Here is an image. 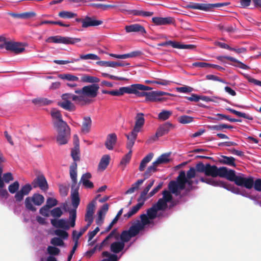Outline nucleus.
I'll list each match as a JSON object with an SVG mask.
<instances>
[{"instance_id":"obj_1","label":"nucleus","mask_w":261,"mask_h":261,"mask_svg":"<svg viewBox=\"0 0 261 261\" xmlns=\"http://www.w3.org/2000/svg\"><path fill=\"white\" fill-rule=\"evenodd\" d=\"M77 163L73 162L70 166V176L72 180L71 202L73 207L77 208L80 204V198L79 194V185H77Z\"/></svg>"},{"instance_id":"obj_2","label":"nucleus","mask_w":261,"mask_h":261,"mask_svg":"<svg viewBox=\"0 0 261 261\" xmlns=\"http://www.w3.org/2000/svg\"><path fill=\"white\" fill-rule=\"evenodd\" d=\"M99 86L97 84H93L83 87L81 89L75 90V93L81 96V105L89 104L92 100L89 98H95L97 96Z\"/></svg>"},{"instance_id":"obj_3","label":"nucleus","mask_w":261,"mask_h":261,"mask_svg":"<svg viewBox=\"0 0 261 261\" xmlns=\"http://www.w3.org/2000/svg\"><path fill=\"white\" fill-rule=\"evenodd\" d=\"M61 98L63 101L59 102L58 105L65 110L70 112H73L75 110V106L70 101V99L76 103L81 105V96H80L78 94L75 95L69 93H64L62 95Z\"/></svg>"},{"instance_id":"obj_4","label":"nucleus","mask_w":261,"mask_h":261,"mask_svg":"<svg viewBox=\"0 0 261 261\" xmlns=\"http://www.w3.org/2000/svg\"><path fill=\"white\" fill-rule=\"evenodd\" d=\"M19 188V184L18 181H15L8 187V190L11 193H16L14 197L17 202H21L23 199L24 196L29 195L32 190V187L29 184L22 186L18 191Z\"/></svg>"},{"instance_id":"obj_5","label":"nucleus","mask_w":261,"mask_h":261,"mask_svg":"<svg viewBox=\"0 0 261 261\" xmlns=\"http://www.w3.org/2000/svg\"><path fill=\"white\" fill-rule=\"evenodd\" d=\"M197 172L204 173L206 176L213 178L220 176L221 167L218 168L216 165H211L207 163L204 165L200 162L196 165Z\"/></svg>"},{"instance_id":"obj_6","label":"nucleus","mask_w":261,"mask_h":261,"mask_svg":"<svg viewBox=\"0 0 261 261\" xmlns=\"http://www.w3.org/2000/svg\"><path fill=\"white\" fill-rule=\"evenodd\" d=\"M44 201V196L39 193L34 194L32 197H27L24 201L25 208L30 211L36 212L37 208L33 205V203L37 206L42 205Z\"/></svg>"},{"instance_id":"obj_7","label":"nucleus","mask_w":261,"mask_h":261,"mask_svg":"<svg viewBox=\"0 0 261 261\" xmlns=\"http://www.w3.org/2000/svg\"><path fill=\"white\" fill-rule=\"evenodd\" d=\"M55 128L58 133L57 143L60 145L67 144L70 136V128L68 124Z\"/></svg>"},{"instance_id":"obj_8","label":"nucleus","mask_w":261,"mask_h":261,"mask_svg":"<svg viewBox=\"0 0 261 261\" xmlns=\"http://www.w3.org/2000/svg\"><path fill=\"white\" fill-rule=\"evenodd\" d=\"M81 41L80 38L63 37L61 36H51L46 40L47 42H54L56 43H63L65 44H74Z\"/></svg>"},{"instance_id":"obj_9","label":"nucleus","mask_w":261,"mask_h":261,"mask_svg":"<svg viewBox=\"0 0 261 261\" xmlns=\"http://www.w3.org/2000/svg\"><path fill=\"white\" fill-rule=\"evenodd\" d=\"M152 88L142 84H133L128 86V94H134L138 97H145L147 90H150Z\"/></svg>"},{"instance_id":"obj_10","label":"nucleus","mask_w":261,"mask_h":261,"mask_svg":"<svg viewBox=\"0 0 261 261\" xmlns=\"http://www.w3.org/2000/svg\"><path fill=\"white\" fill-rule=\"evenodd\" d=\"M31 185L34 188H39L43 191H46L48 189L47 180L42 174L37 175Z\"/></svg>"},{"instance_id":"obj_11","label":"nucleus","mask_w":261,"mask_h":261,"mask_svg":"<svg viewBox=\"0 0 261 261\" xmlns=\"http://www.w3.org/2000/svg\"><path fill=\"white\" fill-rule=\"evenodd\" d=\"M50 115L53 119V125L54 127L63 126L67 125V123L63 121L61 112L56 109H53L50 112Z\"/></svg>"},{"instance_id":"obj_12","label":"nucleus","mask_w":261,"mask_h":261,"mask_svg":"<svg viewBox=\"0 0 261 261\" xmlns=\"http://www.w3.org/2000/svg\"><path fill=\"white\" fill-rule=\"evenodd\" d=\"M254 184V178L252 176H249L248 178H245L241 176L237 179L236 184L238 186L244 187L247 189H251Z\"/></svg>"},{"instance_id":"obj_13","label":"nucleus","mask_w":261,"mask_h":261,"mask_svg":"<svg viewBox=\"0 0 261 261\" xmlns=\"http://www.w3.org/2000/svg\"><path fill=\"white\" fill-rule=\"evenodd\" d=\"M221 177H225L231 181H234L236 183L237 179L239 176L236 175L235 171L233 170H228L226 167H222L220 173Z\"/></svg>"},{"instance_id":"obj_14","label":"nucleus","mask_w":261,"mask_h":261,"mask_svg":"<svg viewBox=\"0 0 261 261\" xmlns=\"http://www.w3.org/2000/svg\"><path fill=\"white\" fill-rule=\"evenodd\" d=\"M5 48L7 50H10L18 54L23 52L25 48L18 42H7L6 43Z\"/></svg>"},{"instance_id":"obj_15","label":"nucleus","mask_w":261,"mask_h":261,"mask_svg":"<svg viewBox=\"0 0 261 261\" xmlns=\"http://www.w3.org/2000/svg\"><path fill=\"white\" fill-rule=\"evenodd\" d=\"M206 184L212 185L213 186L217 187L220 186L228 190H230L234 192V187H232L231 185L227 184V183L222 181H217L213 179V178H207Z\"/></svg>"},{"instance_id":"obj_16","label":"nucleus","mask_w":261,"mask_h":261,"mask_svg":"<svg viewBox=\"0 0 261 261\" xmlns=\"http://www.w3.org/2000/svg\"><path fill=\"white\" fill-rule=\"evenodd\" d=\"M103 23L102 20H96L95 17L86 16L82 27L87 28L90 27H95Z\"/></svg>"},{"instance_id":"obj_17","label":"nucleus","mask_w":261,"mask_h":261,"mask_svg":"<svg viewBox=\"0 0 261 261\" xmlns=\"http://www.w3.org/2000/svg\"><path fill=\"white\" fill-rule=\"evenodd\" d=\"M144 115L142 113H138L135 117V124L133 130L139 133L145 123Z\"/></svg>"},{"instance_id":"obj_18","label":"nucleus","mask_w":261,"mask_h":261,"mask_svg":"<svg viewBox=\"0 0 261 261\" xmlns=\"http://www.w3.org/2000/svg\"><path fill=\"white\" fill-rule=\"evenodd\" d=\"M152 21L156 25H168L174 23V19L171 17H154L152 18Z\"/></svg>"},{"instance_id":"obj_19","label":"nucleus","mask_w":261,"mask_h":261,"mask_svg":"<svg viewBox=\"0 0 261 261\" xmlns=\"http://www.w3.org/2000/svg\"><path fill=\"white\" fill-rule=\"evenodd\" d=\"M101 66L116 68L117 67H123L129 66L130 64L123 61H99L97 63Z\"/></svg>"},{"instance_id":"obj_20","label":"nucleus","mask_w":261,"mask_h":261,"mask_svg":"<svg viewBox=\"0 0 261 261\" xmlns=\"http://www.w3.org/2000/svg\"><path fill=\"white\" fill-rule=\"evenodd\" d=\"M192 179V178L189 179L186 178V173L184 171H180L179 173V179L181 188L185 189L186 184H187L188 185L191 187V189H192V185L194 184V180Z\"/></svg>"},{"instance_id":"obj_21","label":"nucleus","mask_w":261,"mask_h":261,"mask_svg":"<svg viewBox=\"0 0 261 261\" xmlns=\"http://www.w3.org/2000/svg\"><path fill=\"white\" fill-rule=\"evenodd\" d=\"M138 133L132 130L129 134H125V137L127 138L126 147L129 151L132 150V149L137 139Z\"/></svg>"},{"instance_id":"obj_22","label":"nucleus","mask_w":261,"mask_h":261,"mask_svg":"<svg viewBox=\"0 0 261 261\" xmlns=\"http://www.w3.org/2000/svg\"><path fill=\"white\" fill-rule=\"evenodd\" d=\"M51 224L56 228H62L64 230H68L70 226L68 225V221L64 219H51Z\"/></svg>"},{"instance_id":"obj_23","label":"nucleus","mask_w":261,"mask_h":261,"mask_svg":"<svg viewBox=\"0 0 261 261\" xmlns=\"http://www.w3.org/2000/svg\"><path fill=\"white\" fill-rule=\"evenodd\" d=\"M125 30L127 33L139 32L142 34L146 33L144 27L138 23L126 25Z\"/></svg>"},{"instance_id":"obj_24","label":"nucleus","mask_w":261,"mask_h":261,"mask_svg":"<svg viewBox=\"0 0 261 261\" xmlns=\"http://www.w3.org/2000/svg\"><path fill=\"white\" fill-rule=\"evenodd\" d=\"M117 140V135L115 133L109 134L105 142V146L109 150H113L114 145L116 144Z\"/></svg>"},{"instance_id":"obj_25","label":"nucleus","mask_w":261,"mask_h":261,"mask_svg":"<svg viewBox=\"0 0 261 261\" xmlns=\"http://www.w3.org/2000/svg\"><path fill=\"white\" fill-rule=\"evenodd\" d=\"M173 127L172 124L166 122L160 125L156 130V135L162 137L167 134Z\"/></svg>"},{"instance_id":"obj_26","label":"nucleus","mask_w":261,"mask_h":261,"mask_svg":"<svg viewBox=\"0 0 261 261\" xmlns=\"http://www.w3.org/2000/svg\"><path fill=\"white\" fill-rule=\"evenodd\" d=\"M92 126V120L89 116H86L83 118L82 125L81 127V132L85 134H88L90 132Z\"/></svg>"},{"instance_id":"obj_27","label":"nucleus","mask_w":261,"mask_h":261,"mask_svg":"<svg viewBox=\"0 0 261 261\" xmlns=\"http://www.w3.org/2000/svg\"><path fill=\"white\" fill-rule=\"evenodd\" d=\"M192 65L194 67H200V68H216L220 71H224L225 70V68L220 66H219V65H216V64H210V63H206V62H194L193 63Z\"/></svg>"},{"instance_id":"obj_28","label":"nucleus","mask_w":261,"mask_h":261,"mask_svg":"<svg viewBox=\"0 0 261 261\" xmlns=\"http://www.w3.org/2000/svg\"><path fill=\"white\" fill-rule=\"evenodd\" d=\"M8 14L14 18L19 19H28L36 16V13L33 12H27L22 13L10 12L8 13Z\"/></svg>"},{"instance_id":"obj_29","label":"nucleus","mask_w":261,"mask_h":261,"mask_svg":"<svg viewBox=\"0 0 261 261\" xmlns=\"http://www.w3.org/2000/svg\"><path fill=\"white\" fill-rule=\"evenodd\" d=\"M168 188L171 192L173 194L176 193L178 189L181 190H184V189L181 188L180 187L179 175L176 178V181L171 180L169 182L168 184Z\"/></svg>"},{"instance_id":"obj_30","label":"nucleus","mask_w":261,"mask_h":261,"mask_svg":"<svg viewBox=\"0 0 261 261\" xmlns=\"http://www.w3.org/2000/svg\"><path fill=\"white\" fill-rule=\"evenodd\" d=\"M159 166L155 161L153 162L152 164L149 166L146 171L144 173V178L143 179L146 180L153 173L157 171V167Z\"/></svg>"},{"instance_id":"obj_31","label":"nucleus","mask_w":261,"mask_h":261,"mask_svg":"<svg viewBox=\"0 0 261 261\" xmlns=\"http://www.w3.org/2000/svg\"><path fill=\"white\" fill-rule=\"evenodd\" d=\"M144 229L135 221L128 230L134 237L138 235Z\"/></svg>"},{"instance_id":"obj_32","label":"nucleus","mask_w":261,"mask_h":261,"mask_svg":"<svg viewBox=\"0 0 261 261\" xmlns=\"http://www.w3.org/2000/svg\"><path fill=\"white\" fill-rule=\"evenodd\" d=\"M143 205V202H138L136 205L133 206L128 213L124 214L123 217L126 219H128L136 214L141 207Z\"/></svg>"},{"instance_id":"obj_33","label":"nucleus","mask_w":261,"mask_h":261,"mask_svg":"<svg viewBox=\"0 0 261 261\" xmlns=\"http://www.w3.org/2000/svg\"><path fill=\"white\" fill-rule=\"evenodd\" d=\"M153 153L152 152H150L148 153L147 155H146L141 161L139 167V170L140 171H143L144 170L147 163H148L151 160H152L153 156Z\"/></svg>"},{"instance_id":"obj_34","label":"nucleus","mask_w":261,"mask_h":261,"mask_svg":"<svg viewBox=\"0 0 261 261\" xmlns=\"http://www.w3.org/2000/svg\"><path fill=\"white\" fill-rule=\"evenodd\" d=\"M124 246L123 242H115L111 245V250L115 253H118L123 249Z\"/></svg>"},{"instance_id":"obj_35","label":"nucleus","mask_w":261,"mask_h":261,"mask_svg":"<svg viewBox=\"0 0 261 261\" xmlns=\"http://www.w3.org/2000/svg\"><path fill=\"white\" fill-rule=\"evenodd\" d=\"M32 101L34 105L39 107L49 105L52 102L51 100L43 97L33 99Z\"/></svg>"},{"instance_id":"obj_36","label":"nucleus","mask_w":261,"mask_h":261,"mask_svg":"<svg viewBox=\"0 0 261 261\" xmlns=\"http://www.w3.org/2000/svg\"><path fill=\"white\" fill-rule=\"evenodd\" d=\"M110 161V156L109 155L106 154L103 155L99 163L98 168L102 170H105L109 164Z\"/></svg>"},{"instance_id":"obj_37","label":"nucleus","mask_w":261,"mask_h":261,"mask_svg":"<svg viewBox=\"0 0 261 261\" xmlns=\"http://www.w3.org/2000/svg\"><path fill=\"white\" fill-rule=\"evenodd\" d=\"M222 159L220 161L221 163L233 167H236V164L234 162L236 159L233 157L222 155Z\"/></svg>"},{"instance_id":"obj_38","label":"nucleus","mask_w":261,"mask_h":261,"mask_svg":"<svg viewBox=\"0 0 261 261\" xmlns=\"http://www.w3.org/2000/svg\"><path fill=\"white\" fill-rule=\"evenodd\" d=\"M146 100L149 101H161L162 100V99L161 98H158L156 91H151L146 92Z\"/></svg>"},{"instance_id":"obj_39","label":"nucleus","mask_w":261,"mask_h":261,"mask_svg":"<svg viewBox=\"0 0 261 261\" xmlns=\"http://www.w3.org/2000/svg\"><path fill=\"white\" fill-rule=\"evenodd\" d=\"M140 218L141 220H137L136 221L144 229L145 226L150 223V218L145 214L141 215Z\"/></svg>"},{"instance_id":"obj_40","label":"nucleus","mask_w":261,"mask_h":261,"mask_svg":"<svg viewBox=\"0 0 261 261\" xmlns=\"http://www.w3.org/2000/svg\"><path fill=\"white\" fill-rule=\"evenodd\" d=\"M73 209L69 211V226L71 227H74L75 225V220L76 218V208L73 207Z\"/></svg>"},{"instance_id":"obj_41","label":"nucleus","mask_w":261,"mask_h":261,"mask_svg":"<svg viewBox=\"0 0 261 261\" xmlns=\"http://www.w3.org/2000/svg\"><path fill=\"white\" fill-rule=\"evenodd\" d=\"M144 181V179H139L136 182L132 185V187L129 188L126 192V194H130L133 193L135 191L139 189V186L142 185Z\"/></svg>"},{"instance_id":"obj_42","label":"nucleus","mask_w":261,"mask_h":261,"mask_svg":"<svg viewBox=\"0 0 261 261\" xmlns=\"http://www.w3.org/2000/svg\"><path fill=\"white\" fill-rule=\"evenodd\" d=\"M81 81L83 82L96 84L99 82L100 80L96 76H92L88 75H84L81 78Z\"/></svg>"},{"instance_id":"obj_43","label":"nucleus","mask_w":261,"mask_h":261,"mask_svg":"<svg viewBox=\"0 0 261 261\" xmlns=\"http://www.w3.org/2000/svg\"><path fill=\"white\" fill-rule=\"evenodd\" d=\"M58 16L64 19H70L77 16V14L71 11H62L59 12Z\"/></svg>"},{"instance_id":"obj_44","label":"nucleus","mask_w":261,"mask_h":261,"mask_svg":"<svg viewBox=\"0 0 261 261\" xmlns=\"http://www.w3.org/2000/svg\"><path fill=\"white\" fill-rule=\"evenodd\" d=\"M226 110L228 111L229 112L232 113L233 114L236 115L237 116H238L239 117H243L244 118H245V119H247L248 120H252L253 119L252 116H251L249 115L246 114L245 113H242V112L236 111V110L232 109L231 108H226Z\"/></svg>"},{"instance_id":"obj_45","label":"nucleus","mask_w":261,"mask_h":261,"mask_svg":"<svg viewBox=\"0 0 261 261\" xmlns=\"http://www.w3.org/2000/svg\"><path fill=\"white\" fill-rule=\"evenodd\" d=\"M129 91L128 90V87H123L120 88L118 90H112L111 95L113 96H120L123 95L124 93H128Z\"/></svg>"},{"instance_id":"obj_46","label":"nucleus","mask_w":261,"mask_h":261,"mask_svg":"<svg viewBox=\"0 0 261 261\" xmlns=\"http://www.w3.org/2000/svg\"><path fill=\"white\" fill-rule=\"evenodd\" d=\"M167 203L168 202L164 200L163 199L160 198L158 202L153 205L158 211H164L168 207Z\"/></svg>"},{"instance_id":"obj_47","label":"nucleus","mask_w":261,"mask_h":261,"mask_svg":"<svg viewBox=\"0 0 261 261\" xmlns=\"http://www.w3.org/2000/svg\"><path fill=\"white\" fill-rule=\"evenodd\" d=\"M71 156L74 161L73 162L76 163V162L80 160V148L73 147L71 149Z\"/></svg>"},{"instance_id":"obj_48","label":"nucleus","mask_w":261,"mask_h":261,"mask_svg":"<svg viewBox=\"0 0 261 261\" xmlns=\"http://www.w3.org/2000/svg\"><path fill=\"white\" fill-rule=\"evenodd\" d=\"M172 114V112L171 111L163 110L158 114V119L162 121H165L169 119Z\"/></svg>"},{"instance_id":"obj_49","label":"nucleus","mask_w":261,"mask_h":261,"mask_svg":"<svg viewBox=\"0 0 261 261\" xmlns=\"http://www.w3.org/2000/svg\"><path fill=\"white\" fill-rule=\"evenodd\" d=\"M133 237H134L132 236L131 233L128 230L122 231L120 234V240L123 243L128 242Z\"/></svg>"},{"instance_id":"obj_50","label":"nucleus","mask_w":261,"mask_h":261,"mask_svg":"<svg viewBox=\"0 0 261 261\" xmlns=\"http://www.w3.org/2000/svg\"><path fill=\"white\" fill-rule=\"evenodd\" d=\"M158 210L155 207V206L153 205L152 206L147 210V215L150 218V219L152 220L155 219L156 217L157 212Z\"/></svg>"},{"instance_id":"obj_51","label":"nucleus","mask_w":261,"mask_h":261,"mask_svg":"<svg viewBox=\"0 0 261 261\" xmlns=\"http://www.w3.org/2000/svg\"><path fill=\"white\" fill-rule=\"evenodd\" d=\"M90 227L89 225H86L83 228H81L79 232H77L76 230L72 231V239H76L79 240V238L83 234V233L88 229Z\"/></svg>"},{"instance_id":"obj_52","label":"nucleus","mask_w":261,"mask_h":261,"mask_svg":"<svg viewBox=\"0 0 261 261\" xmlns=\"http://www.w3.org/2000/svg\"><path fill=\"white\" fill-rule=\"evenodd\" d=\"M170 81L164 80V79H159L157 80H153V81H149V80H146L145 81V83L146 84H159L163 86H167L170 85Z\"/></svg>"},{"instance_id":"obj_53","label":"nucleus","mask_w":261,"mask_h":261,"mask_svg":"<svg viewBox=\"0 0 261 261\" xmlns=\"http://www.w3.org/2000/svg\"><path fill=\"white\" fill-rule=\"evenodd\" d=\"M170 160L169 159V154H163L160 155L158 159L155 161L156 163L158 165L161 164H166L169 163Z\"/></svg>"},{"instance_id":"obj_54","label":"nucleus","mask_w":261,"mask_h":261,"mask_svg":"<svg viewBox=\"0 0 261 261\" xmlns=\"http://www.w3.org/2000/svg\"><path fill=\"white\" fill-rule=\"evenodd\" d=\"M61 79L66 80L69 81H78L79 77L71 74H61L59 75Z\"/></svg>"},{"instance_id":"obj_55","label":"nucleus","mask_w":261,"mask_h":261,"mask_svg":"<svg viewBox=\"0 0 261 261\" xmlns=\"http://www.w3.org/2000/svg\"><path fill=\"white\" fill-rule=\"evenodd\" d=\"M227 58L228 59L229 61L237 63L238 64V65H236L237 67H238L241 69H245V70L250 69V67L248 66L245 65L243 63L240 62V61H239L238 60L236 59V58H234L233 57Z\"/></svg>"},{"instance_id":"obj_56","label":"nucleus","mask_w":261,"mask_h":261,"mask_svg":"<svg viewBox=\"0 0 261 261\" xmlns=\"http://www.w3.org/2000/svg\"><path fill=\"white\" fill-rule=\"evenodd\" d=\"M99 58L96 55L93 54H88L87 55H81L80 56V59L82 60H99Z\"/></svg>"},{"instance_id":"obj_57","label":"nucleus","mask_w":261,"mask_h":261,"mask_svg":"<svg viewBox=\"0 0 261 261\" xmlns=\"http://www.w3.org/2000/svg\"><path fill=\"white\" fill-rule=\"evenodd\" d=\"M132 155V150H129L128 152L124 155L120 162L121 165H125L128 163L130 160Z\"/></svg>"},{"instance_id":"obj_58","label":"nucleus","mask_w":261,"mask_h":261,"mask_svg":"<svg viewBox=\"0 0 261 261\" xmlns=\"http://www.w3.org/2000/svg\"><path fill=\"white\" fill-rule=\"evenodd\" d=\"M179 122L182 124L189 123L193 121V118L187 115H183L179 117Z\"/></svg>"},{"instance_id":"obj_59","label":"nucleus","mask_w":261,"mask_h":261,"mask_svg":"<svg viewBox=\"0 0 261 261\" xmlns=\"http://www.w3.org/2000/svg\"><path fill=\"white\" fill-rule=\"evenodd\" d=\"M50 214L55 218H59L62 215L63 212L60 207H57L53 209L50 212Z\"/></svg>"},{"instance_id":"obj_60","label":"nucleus","mask_w":261,"mask_h":261,"mask_svg":"<svg viewBox=\"0 0 261 261\" xmlns=\"http://www.w3.org/2000/svg\"><path fill=\"white\" fill-rule=\"evenodd\" d=\"M47 250L51 255H57L60 252V250L58 248L51 246H48Z\"/></svg>"},{"instance_id":"obj_61","label":"nucleus","mask_w":261,"mask_h":261,"mask_svg":"<svg viewBox=\"0 0 261 261\" xmlns=\"http://www.w3.org/2000/svg\"><path fill=\"white\" fill-rule=\"evenodd\" d=\"M163 197L161 199H163L164 200L168 202H170L173 198L172 195L171 193L168 190H164L162 192Z\"/></svg>"},{"instance_id":"obj_62","label":"nucleus","mask_w":261,"mask_h":261,"mask_svg":"<svg viewBox=\"0 0 261 261\" xmlns=\"http://www.w3.org/2000/svg\"><path fill=\"white\" fill-rule=\"evenodd\" d=\"M176 90L179 93H188L191 92L193 90V89L191 87L185 86L183 87H177L176 88Z\"/></svg>"},{"instance_id":"obj_63","label":"nucleus","mask_w":261,"mask_h":261,"mask_svg":"<svg viewBox=\"0 0 261 261\" xmlns=\"http://www.w3.org/2000/svg\"><path fill=\"white\" fill-rule=\"evenodd\" d=\"M50 243L54 246H63L64 244L63 241L60 238L54 237L51 239Z\"/></svg>"},{"instance_id":"obj_64","label":"nucleus","mask_w":261,"mask_h":261,"mask_svg":"<svg viewBox=\"0 0 261 261\" xmlns=\"http://www.w3.org/2000/svg\"><path fill=\"white\" fill-rule=\"evenodd\" d=\"M58 204V201L53 198L49 197L46 200V205L49 208L56 206Z\"/></svg>"}]
</instances>
